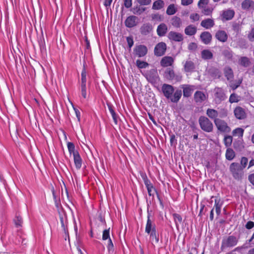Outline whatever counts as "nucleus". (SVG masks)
<instances>
[{
    "label": "nucleus",
    "mask_w": 254,
    "mask_h": 254,
    "mask_svg": "<svg viewBox=\"0 0 254 254\" xmlns=\"http://www.w3.org/2000/svg\"><path fill=\"white\" fill-rule=\"evenodd\" d=\"M161 90L164 96L173 103H177L182 95L181 90H177L174 92V87L168 84H163Z\"/></svg>",
    "instance_id": "f257e3e1"
},
{
    "label": "nucleus",
    "mask_w": 254,
    "mask_h": 254,
    "mask_svg": "<svg viewBox=\"0 0 254 254\" xmlns=\"http://www.w3.org/2000/svg\"><path fill=\"white\" fill-rule=\"evenodd\" d=\"M201 128L204 131L210 132L213 130L212 122L206 117L201 116L198 120Z\"/></svg>",
    "instance_id": "f03ea898"
},
{
    "label": "nucleus",
    "mask_w": 254,
    "mask_h": 254,
    "mask_svg": "<svg viewBox=\"0 0 254 254\" xmlns=\"http://www.w3.org/2000/svg\"><path fill=\"white\" fill-rule=\"evenodd\" d=\"M214 121L217 129L219 131L224 132H229L230 131V127L224 121L219 119H215Z\"/></svg>",
    "instance_id": "7ed1b4c3"
},
{
    "label": "nucleus",
    "mask_w": 254,
    "mask_h": 254,
    "mask_svg": "<svg viewBox=\"0 0 254 254\" xmlns=\"http://www.w3.org/2000/svg\"><path fill=\"white\" fill-rule=\"evenodd\" d=\"M148 52V49L145 45H136L133 49V54L138 58H141L145 56Z\"/></svg>",
    "instance_id": "20e7f679"
},
{
    "label": "nucleus",
    "mask_w": 254,
    "mask_h": 254,
    "mask_svg": "<svg viewBox=\"0 0 254 254\" xmlns=\"http://www.w3.org/2000/svg\"><path fill=\"white\" fill-rule=\"evenodd\" d=\"M230 170L233 177L236 179H239L241 177V169L238 163H232L230 167Z\"/></svg>",
    "instance_id": "39448f33"
},
{
    "label": "nucleus",
    "mask_w": 254,
    "mask_h": 254,
    "mask_svg": "<svg viewBox=\"0 0 254 254\" xmlns=\"http://www.w3.org/2000/svg\"><path fill=\"white\" fill-rule=\"evenodd\" d=\"M145 77L150 83L156 82L159 79V76L157 71L156 69H152L145 73Z\"/></svg>",
    "instance_id": "423d86ee"
},
{
    "label": "nucleus",
    "mask_w": 254,
    "mask_h": 254,
    "mask_svg": "<svg viewBox=\"0 0 254 254\" xmlns=\"http://www.w3.org/2000/svg\"><path fill=\"white\" fill-rule=\"evenodd\" d=\"M214 97L217 102H220L226 98V96L222 88L216 87L214 90Z\"/></svg>",
    "instance_id": "0eeeda50"
},
{
    "label": "nucleus",
    "mask_w": 254,
    "mask_h": 254,
    "mask_svg": "<svg viewBox=\"0 0 254 254\" xmlns=\"http://www.w3.org/2000/svg\"><path fill=\"white\" fill-rule=\"evenodd\" d=\"M238 239L234 236H230L222 242V246L223 247H233L237 245Z\"/></svg>",
    "instance_id": "6e6552de"
},
{
    "label": "nucleus",
    "mask_w": 254,
    "mask_h": 254,
    "mask_svg": "<svg viewBox=\"0 0 254 254\" xmlns=\"http://www.w3.org/2000/svg\"><path fill=\"white\" fill-rule=\"evenodd\" d=\"M167 46L164 42L159 43L154 48V54L157 56H163L166 51Z\"/></svg>",
    "instance_id": "1a4fd4ad"
},
{
    "label": "nucleus",
    "mask_w": 254,
    "mask_h": 254,
    "mask_svg": "<svg viewBox=\"0 0 254 254\" xmlns=\"http://www.w3.org/2000/svg\"><path fill=\"white\" fill-rule=\"evenodd\" d=\"M164 76L166 79L170 80L173 79L179 80L181 78V76L176 75L174 70L171 68H168L166 69Z\"/></svg>",
    "instance_id": "9d476101"
},
{
    "label": "nucleus",
    "mask_w": 254,
    "mask_h": 254,
    "mask_svg": "<svg viewBox=\"0 0 254 254\" xmlns=\"http://www.w3.org/2000/svg\"><path fill=\"white\" fill-rule=\"evenodd\" d=\"M234 114L235 117L239 120L244 119L246 117L245 110L240 106H237L235 108Z\"/></svg>",
    "instance_id": "9b49d317"
},
{
    "label": "nucleus",
    "mask_w": 254,
    "mask_h": 254,
    "mask_svg": "<svg viewBox=\"0 0 254 254\" xmlns=\"http://www.w3.org/2000/svg\"><path fill=\"white\" fill-rule=\"evenodd\" d=\"M168 38L175 42H181L183 40V36L181 33L171 31L168 35Z\"/></svg>",
    "instance_id": "f8f14e48"
},
{
    "label": "nucleus",
    "mask_w": 254,
    "mask_h": 254,
    "mask_svg": "<svg viewBox=\"0 0 254 254\" xmlns=\"http://www.w3.org/2000/svg\"><path fill=\"white\" fill-rule=\"evenodd\" d=\"M228 34L224 30H219L215 34V38L221 42H226L228 40Z\"/></svg>",
    "instance_id": "ddd939ff"
},
{
    "label": "nucleus",
    "mask_w": 254,
    "mask_h": 254,
    "mask_svg": "<svg viewBox=\"0 0 254 254\" xmlns=\"http://www.w3.org/2000/svg\"><path fill=\"white\" fill-rule=\"evenodd\" d=\"M138 18L135 16H129L127 17L125 23L127 27L132 28L136 25Z\"/></svg>",
    "instance_id": "4468645a"
},
{
    "label": "nucleus",
    "mask_w": 254,
    "mask_h": 254,
    "mask_svg": "<svg viewBox=\"0 0 254 254\" xmlns=\"http://www.w3.org/2000/svg\"><path fill=\"white\" fill-rule=\"evenodd\" d=\"M156 230V226L154 223H153L150 218V215L148 214L147 216V220L145 226V231L148 234L151 233L152 232H153Z\"/></svg>",
    "instance_id": "2eb2a0df"
},
{
    "label": "nucleus",
    "mask_w": 254,
    "mask_h": 254,
    "mask_svg": "<svg viewBox=\"0 0 254 254\" xmlns=\"http://www.w3.org/2000/svg\"><path fill=\"white\" fill-rule=\"evenodd\" d=\"M195 65L194 63L190 61L187 60L184 64V69L186 72H192L195 70Z\"/></svg>",
    "instance_id": "dca6fc26"
},
{
    "label": "nucleus",
    "mask_w": 254,
    "mask_h": 254,
    "mask_svg": "<svg viewBox=\"0 0 254 254\" xmlns=\"http://www.w3.org/2000/svg\"><path fill=\"white\" fill-rule=\"evenodd\" d=\"M200 38L203 43L207 45L211 41L212 35L209 32L205 31L201 33Z\"/></svg>",
    "instance_id": "f3484780"
},
{
    "label": "nucleus",
    "mask_w": 254,
    "mask_h": 254,
    "mask_svg": "<svg viewBox=\"0 0 254 254\" xmlns=\"http://www.w3.org/2000/svg\"><path fill=\"white\" fill-rule=\"evenodd\" d=\"M215 25L214 21L212 18H206L201 21L200 25L205 29H208L212 28Z\"/></svg>",
    "instance_id": "a211bd4d"
},
{
    "label": "nucleus",
    "mask_w": 254,
    "mask_h": 254,
    "mask_svg": "<svg viewBox=\"0 0 254 254\" xmlns=\"http://www.w3.org/2000/svg\"><path fill=\"white\" fill-rule=\"evenodd\" d=\"M174 62V59L172 57L166 56L162 59L160 62V64L162 66L167 67L171 66L173 64Z\"/></svg>",
    "instance_id": "6ab92c4d"
},
{
    "label": "nucleus",
    "mask_w": 254,
    "mask_h": 254,
    "mask_svg": "<svg viewBox=\"0 0 254 254\" xmlns=\"http://www.w3.org/2000/svg\"><path fill=\"white\" fill-rule=\"evenodd\" d=\"M183 95L184 97H189L191 96L192 91L194 90V86L190 85H183Z\"/></svg>",
    "instance_id": "aec40b11"
},
{
    "label": "nucleus",
    "mask_w": 254,
    "mask_h": 254,
    "mask_svg": "<svg viewBox=\"0 0 254 254\" xmlns=\"http://www.w3.org/2000/svg\"><path fill=\"white\" fill-rule=\"evenodd\" d=\"M242 8L244 10H254V1L252 0H245L242 3Z\"/></svg>",
    "instance_id": "412c9836"
},
{
    "label": "nucleus",
    "mask_w": 254,
    "mask_h": 254,
    "mask_svg": "<svg viewBox=\"0 0 254 254\" xmlns=\"http://www.w3.org/2000/svg\"><path fill=\"white\" fill-rule=\"evenodd\" d=\"M74 165L77 170L81 168L82 160L79 153H75L73 155Z\"/></svg>",
    "instance_id": "4be33fe9"
},
{
    "label": "nucleus",
    "mask_w": 254,
    "mask_h": 254,
    "mask_svg": "<svg viewBox=\"0 0 254 254\" xmlns=\"http://www.w3.org/2000/svg\"><path fill=\"white\" fill-rule=\"evenodd\" d=\"M206 98L205 94L202 91H197L194 94V99L197 103H201L205 100Z\"/></svg>",
    "instance_id": "5701e85b"
},
{
    "label": "nucleus",
    "mask_w": 254,
    "mask_h": 254,
    "mask_svg": "<svg viewBox=\"0 0 254 254\" xmlns=\"http://www.w3.org/2000/svg\"><path fill=\"white\" fill-rule=\"evenodd\" d=\"M167 31L168 28L165 23L160 24L157 28V34L160 37L165 36Z\"/></svg>",
    "instance_id": "b1692460"
},
{
    "label": "nucleus",
    "mask_w": 254,
    "mask_h": 254,
    "mask_svg": "<svg viewBox=\"0 0 254 254\" xmlns=\"http://www.w3.org/2000/svg\"><path fill=\"white\" fill-rule=\"evenodd\" d=\"M235 15V12L232 9H227L224 11L222 17L223 19L225 20H230L232 19Z\"/></svg>",
    "instance_id": "393cba45"
},
{
    "label": "nucleus",
    "mask_w": 254,
    "mask_h": 254,
    "mask_svg": "<svg viewBox=\"0 0 254 254\" xmlns=\"http://www.w3.org/2000/svg\"><path fill=\"white\" fill-rule=\"evenodd\" d=\"M223 71L225 76L228 80H231L233 79L234 73L231 67L226 66L224 68Z\"/></svg>",
    "instance_id": "a878e982"
},
{
    "label": "nucleus",
    "mask_w": 254,
    "mask_h": 254,
    "mask_svg": "<svg viewBox=\"0 0 254 254\" xmlns=\"http://www.w3.org/2000/svg\"><path fill=\"white\" fill-rule=\"evenodd\" d=\"M197 31V28L193 25H189L185 29V33L188 36H193L195 35Z\"/></svg>",
    "instance_id": "bb28decb"
},
{
    "label": "nucleus",
    "mask_w": 254,
    "mask_h": 254,
    "mask_svg": "<svg viewBox=\"0 0 254 254\" xmlns=\"http://www.w3.org/2000/svg\"><path fill=\"white\" fill-rule=\"evenodd\" d=\"M152 30V26L150 23H144L140 28V32L143 35H147Z\"/></svg>",
    "instance_id": "cd10ccee"
},
{
    "label": "nucleus",
    "mask_w": 254,
    "mask_h": 254,
    "mask_svg": "<svg viewBox=\"0 0 254 254\" xmlns=\"http://www.w3.org/2000/svg\"><path fill=\"white\" fill-rule=\"evenodd\" d=\"M78 89L82 98L84 99H87L88 95L87 85H79Z\"/></svg>",
    "instance_id": "c85d7f7f"
},
{
    "label": "nucleus",
    "mask_w": 254,
    "mask_h": 254,
    "mask_svg": "<svg viewBox=\"0 0 254 254\" xmlns=\"http://www.w3.org/2000/svg\"><path fill=\"white\" fill-rule=\"evenodd\" d=\"M60 218L63 230H64L65 233H66L67 232V222L66 220V217L65 215H60Z\"/></svg>",
    "instance_id": "c756f323"
},
{
    "label": "nucleus",
    "mask_w": 254,
    "mask_h": 254,
    "mask_svg": "<svg viewBox=\"0 0 254 254\" xmlns=\"http://www.w3.org/2000/svg\"><path fill=\"white\" fill-rule=\"evenodd\" d=\"M150 235V239L152 242V244L155 243L157 244L159 242V234L157 232V231H154L152 232L151 233L148 234Z\"/></svg>",
    "instance_id": "7c9ffc66"
},
{
    "label": "nucleus",
    "mask_w": 254,
    "mask_h": 254,
    "mask_svg": "<svg viewBox=\"0 0 254 254\" xmlns=\"http://www.w3.org/2000/svg\"><path fill=\"white\" fill-rule=\"evenodd\" d=\"M171 24L175 28H180L182 24V21L180 17L174 16L171 19Z\"/></svg>",
    "instance_id": "2f4dec72"
},
{
    "label": "nucleus",
    "mask_w": 254,
    "mask_h": 254,
    "mask_svg": "<svg viewBox=\"0 0 254 254\" xmlns=\"http://www.w3.org/2000/svg\"><path fill=\"white\" fill-rule=\"evenodd\" d=\"M206 115L211 119H217L216 118L218 116V112L212 109H208L206 111Z\"/></svg>",
    "instance_id": "473e14b6"
},
{
    "label": "nucleus",
    "mask_w": 254,
    "mask_h": 254,
    "mask_svg": "<svg viewBox=\"0 0 254 254\" xmlns=\"http://www.w3.org/2000/svg\"><path fill=\"white\" fill-rule=\"evenodd\" d=\"M79 85H87V72L84 66L81 73V80Z\"/></svg>",
    "instance_id": "72a5a7b5"
},
{
    "label": "nucleus",
    "mask_w": 254,
    "mask_h": 254,
    "mask_svg": "<svg viewBox=\"0 0 254 254\" xmlns=\"http://www.w3.org/2000/svg\"><path fill=\"white\" fill-rule=\"evenodd\" d=\"M239 64L244 67H248L250 65L251 62L248 58L242 57L239 60Z\"/></svg>",
    "instance_id": "f704fd0d"
},
{
    "label": "nucleus",
    "mask_w": 254,
    "mask_h": 254,
    "mask_svg": "<svg viewBox=\"0 0 254 254\" xmlns=\"http://www.w3.org/2000/svg\"><path fill=\"white\" fill-rule=\"evenodd\" d=\"M201 57L204 60H210L213 57L212 52L208 50H204L201 52Z\"/></svg>",
    "instance_id": "c9c22d12"
},
{
    "label": "nucleus",
    "mask_w": 254,
    "mask_h": 254,
    "mask_svg": "<svg viewBox=\"0 0 254 254\" xmlns=\"http://www.w3.org/2000/svg\"><path fill=\"white\" fill-rule=\"evenodd\" d=\"M164 5V2L162 0H158L155 1L152 5V9L155 10H159L163 7Z\"/></svg>",
    "instance_id": "e433bc0d"
},
{
    "label": "nucleus",
    "mask_w": 254,
    "mask_h": 254,
    "mask_svg": "<svg viewBox=\"0 0 254 254\" xmlns=\"http://www.w3.org/2000/svg\"><path fill=\"white\" fill-rule=\"evenodd\" d=\"M226 158L228 160H232L235 156V153L231 148H228L226 151Z\"/></svg>",
    "instance_id": "4c0bfd02"
},
{
    "label": "nucleus",
    "mask_w": 254,
    "mask_h": 254,
    "mask_svg": "<svg viewBox=\"0 0 254 254\" xmlns=\"http://www.w3.org/2000/svg\"><path fill=\"white\" fill-rule=\"evenodd\" d=\"M67 147L68 149V151L69 152V154L74 155L75 153H79L78 151L75 150V146L74 144L71 142H68L67 143Z\"/></svg>",
    "instance_id": "58836bf2"
},
{
    "label": "nucleus",
    "mask_w": 254,
    "mask_h": 254,
    "mask_svg": "<svg viewBox=\"0 0 254 254\" xmlns=\"http://www.w3.org/2000/svg\"><path fill=\"white\" fill-rule=\"evenodd\" d=\"M215 210L217 214L219 215L221 213V210L222 207V203L220 202V199L218 198H216L215 199Z\"/></svg>",
    "instance_id": "ea45409f"
},
{
    "label": "nucleus",
    "mask_w": 254,
    "mask_h": 254,
    "mask_svg": "<svg viewBox=\"0 0 254 254\" xmlns=\"http://www.w3.org/2000/svg\"><path fill=\"white\" fill-rule=\"evenodd\" d=\"M177 12V8L175 4H170L166 10V13L168 15H171L174 14Z\"/></svg>",
    "instance_id": "a19ab883"
},
{
    "label": "nucleus",
    "mask_w": 254,
    "mask_h": 254,
    "mask_svg": "<svg viewBox=\"0 0 254 254\" xmlns=\"http://www.w3.org/2000/svg\"><path fill=\"white\" fill-rule=\"evenodd\" d=\"M241 97L236 93L231 94L229 101L231 103H238L240 100Z\"/></svg>",
    "instance_id": "79ce46f5"
},
{
    "label": "nucleus",
    "mask_w": 254,
    "mask_h": 254,
    "mask_svg": "<svg viewBox=\"0 0 254 254\" xmlns=\"http://www.w3.org/2000/svg\"><path fill=\"white\" fill-rule=\"evenodd\" d=\"M244 130L241 127H237L232 132L233 136H238L239 137H242L243 136Z\"/></svg>",
    "instance_id": "37998d69"
},
{
    "label": "nucleus",
    "mask_w": 254,
    "mask_h": 254,
    "mask_svg": "<svg viewBox=\"0 0 254 254\" xmlns=\"http://www.w3.org/2000/svg\"><path fill=\"white\" fill-rule=\"evenodd\" d=\"M210 74L214 79H218L221 76V72L217 68L211 70Z\"/></svg>",
    "instance_id": "c03bdc74"
},
{
    "label": "nucleus",
    "mask_w": 254,
    "mask_h": 254,
    "mask_svg": "<svg viewBox=\"0 0 254 254\" xmlns=\"http://www.w3.org/2000/svg\"><path fill=\"white\" fill-rule=\"evenodd\" d=\"M173 218L177 227H178L179 223H181L182 221V216L177 213L173 214Z\"/></svg>",
    "instance_id": "a18cd8bd"
},
{
    "label": "nucleus",
    "mask_w": 254,
    "mask_h": 254,
    "mask_svg": "<svg viewBox=\"0 0 254 254\" xmlns=\"http://www.w3.org/2000/svg\"><path fill=\"white\" fill-rule=\"evenodd\" d=\"M136 64L139 68H145L149 65V64L146 62L141 61L139 60L136 61Z\"/></svg>",
    "instance_id": "49530a36"
},
{
    "label": "nucleus",
    "mask_w": 254,
    "mask_h": 254,
    "mask_svg": "<svg viewBox=\"0 0 254 254\" xmlns=\"http://www.w3.org/2000/svg\"><path fill=\"white\" fill-rule=\"evenodd\" d=\"M242 81H243V79L240 78L238 80L234 81V82H233L231 84V85H230L231 87L233 90L237 89L241 85V84L242 82Z\"/></svg>",
    "instance_id": "de8ad7c7"
},
{
    "label": "nucleus",
    "mask_w": 254,
    "mask_h": 254,
    "mask_svg": "<svg viewBox=\"0 0 254 254\" xmlns=\"http://www.w3.org/2000/svg\"><path fill=\"white\" fill-rule=\"evenodd\" d=\"M224 142L226 147L230 146L232 142V137L230 135L226 136L224 139Z\"/></svg>",
    "instance_id": "09e8293b"
},
{
    "label": "nucleus",
    "mask_w": 254,
    "mask_h": 254,
    "mask_svg": "<svg viewBox=\"0 0 254 254\" xmlns=\"http://www.w3.org/2000/svg\"><path fill=\"white\" fill-rule=\"evenodd\" d=\"M14 221L15 225L17 227H20L22 226L23 221H22V219L21 216H16L14 219Z\"/></svg>",
    "instance_id": "8fccbe9b"
},
{
    "label": "nucleus",
    "mask_w": 254,
    "mask_h": 254,
    "mask_svg": "<svg viewBox=\"0 0 254 254\" xmlns=\"http://www.w3.org/2000/svg\"><path fill=\"white\" fill-rule=\"evenodd\" d=\"M213 11V9L208 6H205L202 8V12L205 15H210Z\"/></svg>",
    "instance_id": "3c124183"
},
{
    "label": "nucleus",
    "mask_w": 254,
    "mask_h": 254,
    "mask_svg": "<svg viewBox=\"0 0 254 254\" xmlns=\"http://www.w3.org/2000/svg\"><path fill=\"white\" fill-rule=\"evenodd\" d=\"M146 9L145 7H136L133 8V13L135 14L140 15Z\"/></svg>",
    "instance_id": "603ef678"
},
{
    "label": "nucleus",
    "mask_w": 254,
    "mask_h": 254,
    "mask_svg": "<svg viewBox=\"0 0 254 254\" xmlns=\"http://www.w3.org/2000/svg\"><path fill=\"white\" fill-rule=\"evenodd\" d=\"M110 238V228L108 229H106L103 231V235H102V240L105 241L106 240H108Z\"/></svg>",
    "instance_id": "864d4df0"
},
{
    "label": "nucleus",
    "mask_w": 254,
    "mask_h": 254,
    "mask_svg": "<svg viewBox=\"0 0 254 254\" xmlns=\"http://www.w3.org/2000/svg\"><path fill=\"white\" fill-rule=\"evenodd\" d=\"M148 195L149 196H154V192H156V190L155 188L154 187L153 185H151L147 188H146Z\"/></svg>",
    "instance_id": "5fc2aeb1"
},
{
    "label": "nucleus",
    "mask_w": 254,
    "mask_h": 254,
    "mask_svg": "<svg viewBox=\"0 0 254 254\" xmlns=\"http://www.w3.org/2000/svg\"><path fill=\"white\" fill-rule=\"evenodd\" d=\"M208 3V0H199L198 2V6L199 8L202 9L206 6Z\"/></svg>",
    "instance_id": "6e6d98bb"
},
{
    "label": "nucleus",
    "mask_w": 254,
    "mask_h": 254,
    "mask_svg": "<svg viewBox=\"0 0 254 254\" xmlns=\"http://www.w3.org/2000/svg\"><path fill=\"white\" fill-rule=\"evenodd\" d=\"M107 249L109 252L113 251L114 250V245L111 239H108Z\"/></svg>",
    "instance_id": "4d7b16f0"
},
{
    "label": "nucleus",
    "mask_w": 254,
    "mask_h": 254,
    "mask_svg": "<svg viewBox=\"0 0 254 254\" xmlns=\"http://www.w3.org/2000/svg\"><path fill=\"white\" fill-rule=\"evenodd\" d=\"M137 1L141 5H147L151 2V0H137Z\"/></svg>",
    "instance_id": "13d9d810"
},
{
    "label": "nucleus",
    "mask_w": 254,
    "mask_h": 254,
    "mask_svg": "<svg viewBox=\"0 0 254 254\" xmlns=\"http://www.w3.org/2000/svg\"><path fill=\"white\" fill-rule=\"evenodd\" d=\"M143 180L146 188L152 185V184L151 183L150 180L147 178L146 176H145L144 177H143Z\"/></svg>",
    "instance_id": "bf43d9fd"
},
{
    "label": "nucleus",
    "mask_w": 254,
    "mask_h": 254,
    "mask_svg": "<svg viewBox=\"0 0 254 254\" xmlns=\"http://www.w3.org/2000/svg\"><path fill=\"white\" fill-rule=\"evenodd\" d=\"M190 19L193 21H198L199 19V15L197 13H192L190 15Z\"/></svg>",
    "instance_id": "052dcab7"
},
{
    "label": "nucleus",
    "mask_w": 254,
    "mask_h": 254,
    "mask_svg": "<svg viewBox=\"0 0 254 254\" xmlns=\"http://www.w3.org/2000/svg\"><path fill=\"white\" fill-rule=\"evenodd\" d=\"M127 41L129 49H130L133 45V40L132 37H127Z\"/></svg>",
    "instance_id": "680f3d73"
},
{
    "label": "nucleus",
    "mask_w": 254,
    "mask_h": 254,
    "mask_svg": "<svg viewBox=\"0 0 254 254\" xmlns=\"http://www.w3.org/2000/svg\"><path fill=\"white\" fill-rule=\"evenodd\" d=\"M248 38L250 41H254V28H252L248 34Z\"/></svg>",
    "instance_id": "e2e57ef3"
},
{
    "label": "nucleus",
    "mask_w": 254,
    "mask_h": 254,
    "mask_svg": "<svg viewBox=\"0 0 254 254\" xmlns=\"http://www.w3.org/2000/svg\"><path fill=\"white\" fill-rule=\"evenodd\" d=\"M248 162V158L245 157H243L241 160V164L243 166V168H245L247 165Z\"/></svg>",
    "instance_id": "0e129e2a"
},
{
    "label": "nucleus",
    "mask_w": 254,
    "mask_h": 254,
    "mask_svg": "<svg viewBox=\"0 0 254 254\" xmlns=\"http://www.w3.org/2000/svg\"><path fill=\"white\" fill-rule=\"evenodd\" d=\"M223 55L225 57H227L228 59H231L232 57V52L229 51L228 50L224 51L223 52Z\"/></svg>",
    "instance_id": "69168bd1"
},
{
    "label": "nucleus",
    "mask_w": 254,
    "mask_h": 254,
    "mask_svg": "<svg viewBox=\"0 0 254 254\" xmlns=\"http://www.w3.org/2000/svg\"><path fill=\"white\" fill-rule=\"evenodd\" d=\"M124 5L127 8L130 7L132 5V0H125Z\"/></svg>",
    "instance_id": "338daca9"
},
{
    "label": "nucleus",
    "mask_w": 254,
    "mask_h": 254,
    "mask_svg": "<svg viewBox=\"0 0 254 254\" xmlns=\"http://www.w3.org/2000/svg\"><path fill=\"white\" fill-rule=\"evenodd\" d=\"M254 227V222L253 221H248L246 225V228L248 229H251L253 228Z\"/></svg>",
    "instance_id": "774afa93"
}]
</instances>
